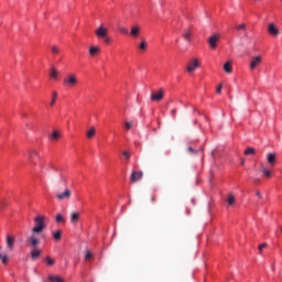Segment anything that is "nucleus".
<instances>
[{"mask_svg":"<svg viewBox=\"0 0 282 282\" xmlns=\"http://www.w3.org/2000/svg\"><path fill=\"white\" fill-rule=\"evenodd\" d=\"M45 221H47V217L36 216L34 218L35 225L32 228V234L30 237L26 238L25 243L28 248H31L30 257L32 261L41 259V254H43V250L39 248V246H41V238H39V235H41L45 230Z\"/></svg>","mask_w":282,"mask_h":282,"instance_id":"obj_1","label":"nucleus"},{"mask_svg":"<svg viewBox=\"0 0 282 282\" xmlns=\"http://www.w3.org/2000/svg\"><path fill=\"white\" fill-rule=\"evenodd\" d=\"M63 85L65 87H76V85H78V77H76L74 74H70L63 79Z\"/></svg>","mask_w":282,"mask_h":282,"instance_id":"obj_2","label":"nucleus"},{"mask_svg":"<svg viewBox=\"0 0 282 282\" xmlns=\"http://www.w3.org/2000/svg\"><path fill=\"white\" fill-rule=\"evenodd\" d=\"M221 35L219 33H214L212 36L208 37L207 43L210 50H217V43H219Z\"/></svg>","mask_w":282,"mask_h":282,"instance_id":"obj_3","label":"nucleus"},{"mask_svg":"<svg viewBox=\"0 0 282 282\" xmlns=\"http://www.w3.org/2000/svg\"><path fill=\"white\" fill-rule=\"evenodd\" d=\"M200 65L202 64L199 63V59L197 57H194L188 62L186 72L188 74H193V72H195V69H198V67H200Z\"/></svg>","mask_w":282,"mask_h":282,"instance_id":"obj_4","label":"nucleus"},{"mask_svg":"<svg viewBox=\"0 0 282 282\" xmlns=\"http://www.w3.org/2000/svg\"><path fill=\"white\" fill-rule=\"evenodd\" d=\"M97 39H105L109 35V29L105 26V24H100L98 29L95 31Z\"/></svg>","mask_w":282,"mask_h":282,"instance_id":"obj_5","label":"nucleus"},{"mask_svg":"<svg viewBox=\"0 0 282 282\" xmlns=\"http://www.w3.org/2000/svg\"><path fill=\"white\" fill-rule=\"evenodd\" d=\"M261 63H263V57H261V55L252 57L249 64V69L254 72V69H257Z\"/></svg>","mask_w":282,"mask_h":282,"instance_id":"obj_6","label":"nucleus"},{"mask_svg":"<svg viewBox=\"0 0 282 282\" xmlns=\"http://www.w3.org/2000/svg\"><path fill=\"white\" fill-rule=\"evenodd\" d=\"M58 202H67L72 197V191L69 188L64 189V192H59L56 194Z\"/></svg>","mask_w":282,"mask_h":282,"instance_id":"obj_7","label":"nucleus"},{"mask_svg":"<svg viewBox=\"0 0 282 282\" xmlns=\"http://www.w3.org/2000/svg\"><path fill=\"white\" fill-rule=\"evenodd\" d=\"M150 98L152 101L160 102V100H162V98H164V90L160 89L158 91L152 93Z\"/></svg>","mask_w":282,"mask_h":282,"instance_id":"obj_8","label":"nucleus"},{"mask_svg":"<svg viewBox=\"0 0 282 282\" xmlns=\"http://www.w3.org/2000/svg\"><path fill=\"white\" fill-rule=\"evenodd\" d=\"M7 248L10 252L14 250V236L7 235Z\"/></svg>","mask_w":282,"mask_h":282,"instance_id":"obj_9","label":"nucleus"},{"mask_svg":"<svg viewBox=\"0 0 282 282\" xmlns=\"http://www.w3.org/2000/svg\"><path fill=\"white\" fill-rule=\"evenodd\" d=\"M268 32L271 34V36H279L281 32L276 29V25L274 23H270L268 26Z\"/></svg>","mask_w":282,"mask_h":282,"instance_id":"obj_10","label":"nucleus"},{"mask_svg":"<svg viewBox=\"0 0 282 282\" xmlns=\"http://www.w3.org/2000/svg\"><path fill=\"white\" fill-rule=\"evenodd\" d=\"M130 34L131 36H133V39H138V36H140V25L138 24L132 25L130 30Z\"/></svg>","mask_w":282,"mask_h":282,"instance_id":"obj_11","label":"nucleus"},{"mask_svg":"<svg viewBox=\"0 0 282 282\" xmlns=\"http://www.w3.org/2000/svg\"><path fill=\"white\" fill-rule=\"evenodd\" d=\"M142 175H143L142 172H132V174L130 176V181L132 183L140 182V180H142Z\"/></svg>","mask_w":282,"mask_h":282,"instance_id":"obj_12","label":"nucleus"},{"mask_svg":"<svg viewBox=\"0 0 282 282\" xmlns=\"http://www.w3.org/2000/svg\"><path fill=\"white\" fill-rule=\"evenodd\" d=\"M80 221V214L78 212H74L70 214V224H78Z\"/></svg>","mask_w":282,"mask_h":282,"instance_id":"obj_13","label":"nucleus"},{"mask_svg":"<svg viewBox=\"0 0 282 282\" xmlns=\"http://www.w3.org/2000/svg\"><path fill=\"white\" fill-rule=\"evenodd\" d=\"M267 162L271 165L274 166L276 164V154L274 153H269L267 156Z\"/></svg>","mask_w":282,"mask_h":282,"instance_id":"obj_14","label":"nucleus"},{"mask_svg":"<svg viewBox=\"0 0 282 282\" xmlns=\"http://www.w3.org/2000/svg\"><path fill=\"white\" fill-rule=\"evenodd\" d=\"M260 173H263L265 177H272V171L265 169V165H263V163L260 164Z\"/></svg>","mask_w":282,"mask_h":282,"instance_id":"obj_15","label":"nucleus"},{"mask_svg":"<svg viewBox=\"0 0 282 282\" xmlns=\"http://www.w3.org/2000/svg\"><path fill=\"white\" fill-rule=\"evenodd\" d=\"M224 70L226 74H232V62L225 63Z\"/></svg>","mask_w":282,"mask_h":282,"instance_id":"obj_16","label":"nucleus"},{"mask_svg":"<svg viewBox=\"0 0 282 282\" xmlns=\"http://www.w3.org/2000/svg\"><path fill=\"white\" fill-rule=\"evenodd\" d=\"M94 135H96V128L90 127L89 130L86 132V138H88V140H91V138H94Z\"/></svg>","mask_w":282,"mask_h":282,"instance_id":"obj_17","label":"nucleus"},{"mask_svg":"<svg viewBox=\"0 0 282 282\" xmlns=\"http://www.w3.org/2000/svg\"><path fill=\"white\" fill-rule=\"evenodd\" d=\"M36 158H39V152L36 150L29 151V160H31V162H34Z\"/></svg>","mask_w":282,"mask_h":282,"instance_id":"obj_18","label":"nucleus"},{"mask_svg":"<svg viewBox=\"0 0 282 282\" xmlns=\"http://www.w3.org/2000/svg\"><path fill=\"white\" fill-rule=\"evenodd\" d=\"M50 77L53 78V80H58V70L52 67L50 72Z\"/></svg>","mask_w":282,"mask_h":282,"instance_id":"obj_19","label":"nucleus"},{"mask_svg":"<svg viewBox=\"0 0 282 282\" xmlns=\"http://www.w3.org/2000/svg\"><path fill=\"white\" fill-rule=\"evenodd\" d=\"M51 53L53 54V56H58L61 54V48L58 47V45H52Z\"/></svg>","mask_w":282,"mask_h":282,"instance_id":"obj_20","label":"nucleus"},{"mask_svg":"<svg viewBox=\"0 0 282 282\" xmlns=\"http://www.w3.org/2000/svg\"><path fill=\"white\" fill-rule=\"evenodd\" d=\"M99 53H100V47H98V46H91L89 48L90 56H96V54H99Z\"/></svg>","mask_w":282,"mask_h":282,"instance_id":"obj_21","label":"nucleus"},{"mask_svg":"<svg viewBox=\"0 0 282 282\" xmlns=\"http://www.w3.org/2000/svg\"><path fill=\"white\" fill-rule=\"evenodd\" d=\"M56 98H58V93L56 90H54L52 93L51 107H54V105H56Z\"/></svg>","mask_w":282,"mask_h":282,"instance_id":"obj_22","label":"nucleus"},{"mask_svg":"<svg viewBox=\"0 0 282 282\" xmlns=\"http://www.w3.org/2000/svg\"><path fill=\"white\" fill-rule=\"evenodd\" d=\"M257 153V150L254 148H247L245 150V155H254Z\"/></svg>","mask_w":282,"mask_h":282,"instance_id":"obj_23","label":"nucleus"},{"mask_svg":"<svg viewBox=\"0 0 282 282\" xmlns=\"http://www.w3.org/2000/svg\"><path fill=\"white\" fill-rule=\"evenodd\" d=\"M53 237L55 241H61V238L63 237V231L58 230L56 232H53Z\"/></svg>","mask_w":282,"mask_h":282,"instance_id":"obj_24","label":"nucleus"},{"mask_svg":"<svg viewBox=\"0 0 282 282\" xmlns=\"http://www.w3.org/2000/svg\"><path fill=\"white\" fill-rule=\"evenodd\" d=\"M0 260L2 261L3 265H8L10 261L7 254H1V253H0Z\"/></svg>","mask_w":282,"mask_h":282,"instance_id":"obj_25","label":"nucleus"},{"mask_svg":"<svg viewBox=\"0 0 282 282\" xmlns=\"http://www.w3.org/2000/svg\"><path fill=\"white\" fill-rule=\"evenodd\" d=\"M0 260L2 261L3 265H8L10 261L7 254H1V253H0Z\"/></svg>","mask_w":282,"mask_h":282,"instance_id":"obj_26","label":"nucleus"},{"mask_svg":"<svg viewBox=\"0 0 282 282\" xmlns=\"http://www.w3.org/2000/svg\"><path fill=\"white\" fill-rule=\"evenodd\" d=\"M61 138V132L54 130L51 134V140H58Z\"/></svg>","mask_w":282,"mask_h":282,"instance_id":"obj_27","label":"nucleus"},{"mask_svg":"<svg viewBox=\"0 0 282 282\" xmlns=\"http://www.w3.org/2000/svg\"><path fill=\"white\" fill-rule=\"evenodd\" d=\"M133 128V121H126L124 122V129L126 131H130V129Z\"/></svg>","mask_w":282,"mask_h":282,"instance_id":"obj_28","label":"nucleus"},{"mask_svg":"<svg viewBox=\"0 0 282 282\" xmlns=\"http://www.w3.org/2000/svg\"><path fill=\"white\" fill-rule=\"evenodd\" d=\"M265 248H268V243L263 242L258 247L259 250V254H263V250H265Z\"/></svg>","mask_w":282,"mask_h":282,"instance_id":"obj_29","label":"nucleus"},{"mask_svg":"<svg viewBox=\"0 0 282 282\" xmlns=\"http://www.w3.org/2000/svg\"><path fill=\"white\" fill-rule=\"evenodd\" d=\"M55 219L58 224H65V217H63L61 214H57Z\"/></svg>","mask_w":282,"mask_h":282,"instance_id":"obj_30","label":"nucleus"},{"mask_svg":"<svg viewBox=\"0 0 282 282\" xmlns=\"http://www.w3.org/2000/svg\"><path fill=\"white\" fill-rule=\"evenodd\" d=\"M227 202L229 206H232L235 204V195L229 194Z\"/></svg>","mask_w":282,"mask_h":282,"instance_id":"obj_31","label":"nucleus"},{"mask_svg":"<svg viewBox=\"0 0 282 282\" xmlns=\"http://www.w3.org/2000/svg\"><path fill=\"white\" fill-rule=\"evenodd\" d=\"M139 47L144 52V50H147V40H142L141 43L139 44Z\"/></svg>","mask_w":282,"mask_h":282,"instance_id":"obj_32","label":"nucleus"},{"mask_svg":"<svg viewBox=\"0 0 282 282\" xmlns=\"http://www.w3.org/2000/svg\"><path fill=\"white\" fill-rule=\"evenodd\" d=\"M183 36H184V40H185V41H191V36H192L191 31H185V33L183 34Z\"/></svg>","mask_w":282,"mask_h":282,"instance_id":"obj_33","label":"nucleus"},{"mask_svg":"<svg viewBox=\"0 0 282 282\" xmlns=\"http://www.w3.org/2000/svg\"><path fill=\"white\" fill-rule=\"evenodd\" d=\"M85 259H86V261H89L90 259H94V253H91L90 251H87L86 256H85Z\"/></svg>","mask_w":282,"mask_h":282,"instance_id":"obj_34","label":"nucleus"},{"mask_svg":"<svg viewBox=\"0 0 282 282\" xmlns=\"http://www.w3.org/2000/svg\"><path fill=\"white\" fill-rule=\"evenodd\" d=\"M104 43H106V45H109V43H111V37H109V35H106V37H101Z\"/></svg>","mask_w":282,"mask_h":282,"instance_id":"obj_35","label":"nucleus"},{"mask_svg":"<svg viewBox=\"0 0 282 282\" xmlns=\"http://www.w3.org/2000/svg\"><path fill=\"white\" fill-rule=\"evenodd\" d=\"M45 261H46L47 265H54V259L46 257Z\"/></svg>","mask_w":282,"mask_h":282,"instance_id":"obj_36","label":"nucleus"},{"mask_svg":"<svg viewBox=\"0 0 282 282\" xmlns=\"http://www.w3.org/2000/svg\"><path fill=\"white\" fill-rule=\"evenodd\" d=\"M119 32H121V34H129V30L127 28H124V26H121L119 29Z\"/></svg>","mask_w":282,"mask_h":282,"instance_id":"obj_37","label":"nucleus"},{"mask_svg":"<svg viewBox=\"0 0 282 282\" xmlns=\"http://www.w3.org/2000/svg\"><path fill=\"white\" fill-rule=\"evenodd\" d=\"M122 155L126 158V160H129V158H131V154L127 151H123Z\"/></svg>","mask_w":282,"mask_h":282,"instance_id":"obj_38","label":"nucleus"},{"mask_svg":"<svg viewBox=\"0 0 282 282\" xmlns=\"http://www.w3.org/2000/svg\"><path fill=\"white\" fill-rule=\"evenodd\" d=\"M171 116L173 117V118H175V116H177V109H172V111H171Z\"/></svg>","mask_w":282,"mask_h":282,"instance_id":"obj_39","label":"nucleus"},{"mask_svg":"<svg viewBox=\"0 0 282 282\" xmlns=\"http://www.w3.org/2000/svg\"><path fill=\"white\" fill-rule=\"evenodd\" d=\"M223 85H219L217 88H216V94H221V89H223Z\"/></svg>","mask_w":282,"mask_h":282,"instance_id":"obj_40","label":"nucleus"},{"mask_svg":"<svg viewBox=\"0 0 282 282\" xmlns=\"http://www.w3.org/2000/svg\"><path fill=\"white\" fill-rule=\"evenodd\" d=\"M237 30H246V24H240L237 26Z\"/></svg>","mask_w":282,"mask_h":282,"instance_id":"obj_41","label":"nucleus"},{"mask_svg":"<svg viewBox=\"0 0 282 282\" xmlns=\"http://www.w3.org/2000/svg\"><path fill=\"white\" fill-rule=\"evenodd\" d=\"M256 195H257V197H259L260 199L263 198V196L261 195V192H256Z\"/></svg>","mask_w":282,"mask_h":282,"instance_id":"obj_42","label":"nucleus"},{"mask_svg":"<svg viewBox=\"0 0 282 282\" xmlns=\"http://www.w3.org/2000/svg\"><path fill=\"white\" fill-rule=\"evenodd\" d=\"M6 206V202L0 203V208H3Z\"/></svg>","mask_w":282,"mask_h":282,"instance_id":"obj_43","label":"nucleus"},{"mask_svg":"<svg viewBox=\"0 0 282 282\" xmlns=\"http://www.w3.org/2000/svg\"><path fill=\"white\" fill-rule=\"evenodd\" d=\"M241 164H246V159H241Z\"/></svg>","mask_w":282,"mask_h":282,"instance_id":"obj_44","label":"nucleus"},{"mask_svg":"<svg viewBox=\"0 0 282 282\" xmlns=\"http://www.w3.org/2000/svg\"><path fill=\"white\" fill-rule=\"evenodd\" d=\"M151 202H152V203L155 202V196H152V197H151Z\"/></svg>","mask_w":282,"mask_h":282,"instance_id":"obj_45","label":"nucleus"},{"mask_svg":"<svg viewBox=\"0 0 282 282\" xmlns=\"http://www.w3.org/2000/svg\"><path fill=\"white\" fill-rule=\"evenodd\" d=\"M188 151H193V148H188Z\"/></svg>","mask_w":282,"mask_h":282,"instance_id":"obj_46","label":"nucleus"},{"mask_svg":"<svg viewBox=\"0 0 282 282\" xmlns=\"http://www.w3.org/2000/svg\"><path fill=\"white\" fill-rule=\"evenodd\" d=\"M0 250H1V246H0Z\"/></svg>","mask_w":282,"mask_h":282,"instance_id":"obj_47","label":"nucleus"}]
</instances>
